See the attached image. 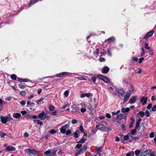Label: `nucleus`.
<instances>
[{
    "label": "nucleus",
    "instance_id": "a211bd4d",
    "mask_svg": "<svg viewBox=\"0 0 156 156\" xmlns=\"http://www.w3.org/2000/svg\"><path fill=\"white\" fill-rule=\"evenodd\" d=\"M11 79L13 80H16L17 76L15 74H12L11 76Z\"/></svg>",
    "mask_w": 156,
    "mask_h": 156
},
{
    "label": "nucleus",
    "instance_id": "6e6d98bb",
    "mask_svg": "<svg viewBox=\"0 0 156 156\" xmlns=\"http://www.w3.org/2000/svg\"><path fill=\"white\" fill-rule=\"evenodd\" d=\"M74 137L76 138H77L78 137V134L76 132H75L74 133Z\"/></svg>",
    "mask_w": 156,
    "mask_h": 156
},
{
    "label": "nucleus",
    "instance_id": "393cba45",
    "mask_svg": "<svg viewBox=\"0 0 156 156\" xmlns=\"http://www.w3.org/2000/svg\"><path fill=\"white\" fill-rule=\"evenodd\" d=\"M139 114V115H141V117L143 118L144 116V112L142 111H140Z\"/></svg>",
    "mask_w": 156,
    "mask_h": 156
},
{
    "label": "nucleus",
    "instance_id": "a18cd8bd",
    "mask_svg": "<svg viewBox=\"0 0 156 156\" xmlns=\"http://www.w3.org/2000/svg\"><path fill=\"white\" fill-rule=\"evenodd\" d=\"M20 112L23 115H26L27 113L26 111L25 110L21 111Z\"/></svg>",
    "mask_w": 156,
    "mask_h": 156
},
{
    "label": "nucleus",
    "instance_id": "2f4dec72",
    "mask_svg": "<svg viewBox=\"0 0 156 156\" xmlns=\"http://www.w3.org/2000/svg\"><path fill=\"white\" fill-rule=\"evenodd\" d=\"M152 106V104L151 103L149 104L147 107V108L148 109H150L151 108Z\"/></svg>",
    "mask_w": 156,
    "mask_h": 156
},
{
    "label": "nucleus",
    "instance_id": "3c124183",
    "mask_svg": "<svg viewBox=\"0 0 156 156\" xmlns=\"http://www.w3.org/2000/svg\"><path fill=\"white\" fill-rule=\"evenodd\" d=\"M140 153V151L139 150H136L135 151V154L136 155H138Z\"/></svg>",
    "mask_w": 156,
    "mask_h": 156
},
{
    "label": "nucleus",
    "instance_id": "c85d7f7f",
    "mask_svg": "<svg viewBox=\"0 0 156 156\" xmlns=\"http://www.w3.org/2000/svg\"><path fill=\"white\" fill-rule=\"evenodd\" d=\"M145 48L146 49H148L149 50L150 49V47L148 46V44L146 43L145 44Z\"/></svg>",
    "mask_w": 156,
    "mask_h": 156
},
{
    "label": "nucleus",
    "instance_id": "7c9ffc66",
    "mask_svg": "<svg viewBox=\"0 0 156 156\" xmlns=\"http://www.w3.org/2000/svg\"><path fill=\"white\" fill-rule=\"evenodd\" d=\"M56 132V131L54 129L51 130L49 132V133L51 134H54Z\"/></svg>",
    "mask_w": 156,
    "mask_h": 156
},
{
    "label": "nucleus",
    "instance_id": "f03ea898",
    "mask_svg": "<svg viewBox=\"0 0 156 156\" xmlns=\"http://www.w3.org/2000/svg\"><path fill=\"white\" fill-rule=\"evenodd\" d=\"M97 77L105 82L108 83L110 82L109 79L108 78L102 75L98 74L97 76Z\"/></svg>",
    "mask_w": 156,
    "mask_h": 156
},
{
    "label": "nucleus",
    "instance_id": "4be33fe9",
    "mask_svg": "<svg viewBox=\"0 0 156 156\" xmlns=\"http://www.w3.org/2000/svg\"><path fill=\"white\" fill-rule=\"evenodd\" d=\"M20 94L22 96L24 97L25 96L26 93L25 91H20Z\"/></svg>",
    "mask_w": 156,
    "mask_h": 156
},
{
    "label": "nucleus",
    "instance_id": "338daca9",
    "mask_svg": "<svg viewBox=\"0 0 156 156\" xmlns=\"http://www.w3.org/2000/svg\"><path fill=\"white\" fill-rule=\"evenodd\" d=\"M155 99V97L154 96H152L151 98V100L152 101H154Z\"/></svg>",
    "mask_w": 156,
    "mask_h": 156
},
{
    "label": "nucleus",
    "instance_id": "0e129e2a",
    "mask_svg": "<svg viewBox=\"0 0 156 156\" xmlns=\"http://www.w3.org/2000/svg\"><path fill=\"white\" fill-rule=\"evenodd\" d=\"M29 134L27 132H25L24 133V136L25 137H27L29 136Z\"/></svg>",
    "mask_w": 156,
    "mask_h": 156
},
{
    "label": "nucleus",
    "instance_id": "423d86ee",
    "mask_svg": "<svg viewBox=\"0 0 156 156\" xmlns=\"http://www.w3.org/2000/svg\"><path fill=\"white\" fill-rule=\"evenodd\" d=\"M27 150L28 151V152H27V154H28L29 155L30 154H33L34 156H35L36 154L34 153L33 152V151H34V152L36 153H39L40 152L37 151H36L34 149H33V150L31 149H28Z\"/></svg>",
    "mask_w": 156,
    "mask_h": 156
},
{
    "label": "nucleus",
    "instance_id": "603ef678",
    "mask_svg": "<svg viewBox=\"0 0 156 156\" xmlns=\"http://www.w3.org/2000/svg\"><path fill=\"white\" fill-rule=\"evenodd\" d=\"M129 138V136L128 135H126L124 136V139L126 140H127Z\"/></svg>",
    "mask_w": 156,
    "mask_h": 156
},
{
    "label": "nucleus",
    "instance_id": "f8f14e48",
    "mask_svg": "<svg viewBox=\"0 0 156 156\" xmlns=\"http://www.w3.org/2000/svg\"><path fill=\"white\" fill-rule=\"evenodd\" d=\"M21 115L20 113H14L13 114V117L14 118L18 119L21 117Z\"/></svg>",
    "mask_w": 156,
    "mask_h": 156
},
{
    "label": "nucleus",
    "instance_id": "6ab92c4d",
    "mask_svg": "<svg viewBox=\"0 0 156 156\" xmlns=\"http://www.w3.org/2000/svg\"><path fill=\"white\" fill-rule=\"evenodd\" d=\"M72 108H73V111L75 112H79L80 111V109L76 107L75 106H73Z\"/></svg>",
    "mask_w": 156,
    "mask_h": 156
},
{
    "label": "nucleus",
    "instance_id": "58836bf2",
    "mask_svg": "<svg viewBox=\"0 0 156 156\" xmlns=\"http://www.w3.org/2000/svg\"><path fill=\"white\" fill-rule=\"evenodd\" d=\"M82 147V144H77L76 146V147L77 148H80Z\"/></svg>",
    "mask_w": 156,
    "mask_h": 156
},
{
    "label": "nucleus",
    "instance_id": "ddd939ff",
    "mask_svg": "<svg viewBox=\"0 0 156 156\" xmlns=\"http://www.w3.org/2000/svg\"><path fill=\"white\" fill-rule=\"evenodd\" d=\"M130 96V94L127 93H126V96L125 97L124 100L123 101V103H125L129 98Z\"/></svg>",
    "mask_w": 156,
    "mask_h": 156
},
{
    "label": "nucleus",
    "instance_id": "0eeeda50",
    "mask_svg": "<svg viewBox=\"0 0 156 156\" xmlns=\"http://www.w3.org/2000/svg\"><path fill=\"white\" fill-rule=\"evenodd\" d=\"M69 127V126L68 124L62 126L60 129L61 132L62 133H65L66 132V129Z\"/></svg>",
    "mask_w": 156,
    "mask_h": 156
},
{
    "label": "nucleus",
    "instance_id": "bb28decb",
    "mask_svg": "<svg viewBox=\"0 0 156 156\" xmlns=\"http://www.w3.org/2000/svg\"><path fill=\"white\" fill-rule=\"evenodd\" d=\"M117 117L119 119H122L123 118V115L121 114H118Z\"/></svg>",
    "mask_w": 156,
    "mask_h": 156
},
{
    "label": "nucleus",
    "instance_id": "f3484780",
    "mask_svg": "<svg viewBox=\"0 0 156 156\" xmlns=\"http://www.w3.org/2000/svg\"><path fill=\"white\" fill-rule=\"evenodd\" d=\"M136 99V97H133L131 98L130 99L129 102L131 103H132L135 102Z\"/></svg>",
    "mask_w": 156,
    "mask_h": 156
},
{
    "label": "nucleus",
    "instance_id": "bf43d9fd",
    "mask_svg": "<svg viewBox=\"0 0 156 156\" xmlns=\"http://www.w3.org/2000/svg\"><path fill=\"white\" fill-rule=\"evenodd\" d=\"M131 90L132 91H134L135 90V89L134 88V87L133 85H131Z\"/></svg>",
    "mask_w": 156,
    "mask_h": 156
},
{
    "label": "nucleus",
    "instance_id": "dca6fc26",
    "mask_svg": "<svg viewBox=\"0 0 156 156\" xmlns=\"http://www.w3.org/2000/svg\"><path fill=\"white\" fill-rule=\"evenodd\" d=\"M38 0H30V2L29 6L30 7L31 5L34 4Z\"/></svg>",
    "mask_w": 156,
    "mask_h": 156
},
{
    "label": "nucleus",
    "instance_id": "79ce46f5",
    "mask_svg": "<svg viewBox=\"0 0 156 156\" xmlns=\"http://www.w3.org/2000/svg\"><path fill=\"white\" fill-rule=\"evenodd\" d=\"M66 133L67 135H69L71 133V131L70 130H68Z\"/></svg>",
    "mask_w": 156,
    "mask_h": 156
},
{
    "label": "nucleus",
    "instance_id": "5fc2aeb1",
    "mask_svg": "<svg viewBox=\"0 0 156 156\" xmlns=\"http://www.w3.org/2000/svg\"><path fill=\"white\" fill-rule=\"evenodd\" d=\"M133 60L135 62H137L138 61V58H137L133 57Z\"/></svg>",
    "mask_w": 156,
    "mask_h": 156
},
{
    "label": "nucleus",
    "instance_id": "e433bc0d",
    "mask_svg": "<svg viewBox=\"0 0 156 156\" xmlns=\"http://www.w3.org/2000/svg\"><path fill=\"white\" fill-rule=\"evenodd\" d=\"M69 92L68 90L64 92V95L66 97H67L69 94Z\"/></svg>",
    "mask_w": 156,
    "mask_h": 156
},
{
    "label": "nucleus",
    "instance_id": "b1692460",
    "mask_svg": "<svg viewBox=\"0 0 156 156\" xmlns=\"http://www.w3.org/2000/svg\"><path fill=\"white\" fill-rule=\"evenodd\" d=\"M108 41L109 43H111L113 41L115 40V38L114 37H112L110 38H109L108 39Z\"/></svg>",
    "mask_w": 156,
    "mask_h": 156
},
{
    "label": "nucleus",
    "instance_id": "cd10ccee",
    "mask_svg": "<svg viewBox=\"0 0 156 156\" xmlns=\"http://www.w3.org/2000/svg\"><path fill=\"white\" fill-rule=\"evenodd\" d=\"M145 114L146 115V116L147 117H149L150 116V113L149 111L148 110H146L145 112Z\"/></svg>",
    "mask_w": 156,
    "mask_h": 156
},
{
    "label": "nucleus",
    "instance_id": "1a4fd4ad",
    "mask_svg": "<svg viewBox=\"0 0 156 156\" xmlns=\"http://www.w3.org/2000/svg\"><path fill=\"white\" fill-rule=\"evenodd\" d=\"M154 33V31L153 30H151L148 32L145 35L144 38L146 39L147 38L151 37L153 35Z\"/></svg>",
    "mask_w": 156,
    "mask_h": 156
},
{
    "label": "nucleus",
    "instance_id": "a878e982",
    "mask_svg": "<svg viewBox=\"0 0 156 156\" xmlns=\"http://www.w3.org/2000/svg\"><path fill=\"white\" fill-rule=\"evenodd\" d=\"M54 107L53 105L50 106L49 107V109L51 111H53L54 110Z\"/></svg>",
    "mask_w": 156,
    "mask_h": 156
},
{
    "label": "nucleus",
    "instance_id": "4c0bfd02",
    "mask_svg": "<svg viewBox=\"0 0 156 156\" xmlns=\"http://www.w3.org/2000/svg\"><path fill=\"white\" fill-rule=\"evenodd\" d=\"M77 121L76 119H73L72 120V123L73 124H76V123H77Z\"/></svg>",
    "mask_w": 156,
    "mask_h": 156
},
{
    "label": "nucleus",
    "instance_id": "412c9836",
    "mask_svg": "<svg viewBox=\"0 0 156 156\" xmlns=\"http://www.w3.org/2000/svg\"><path fill=\"white\" fill-rule=\"evenodd\" d=\"M101 151V147H99L98 148V150L97 151V154H99V156H101L100 153Z\"/></svg>",
    "mask_w": 156,
    "mask_h": 156
},
{
    "label": "nucleus",
    "instance_id": "aec40b11",
    "mask_svg": "<svg viewBox=\"0 0 156 156\" xmlns=\"http://www.w3.org/2000/svg\"><path fill=\"white\" fill-rule=\"evenodd\" d=\"M86 140V138L85 139H84L83 138L82 139L78 142L77 143L83 144L85 142Z\"/></svg>",
    "mask_w": 156,
    "mask_h": 156
},
{
    "label": "nucleus",
    "instance_id": "8fccbe9b",
    "mask_svg": "<svg viewBox=\"0 0 156 156\" xmlns=\"http://www.w3.org/2000/svg\"><path fill=\"white\" fill-rule=\"evenodd\" d=\"M20 103L22 105H24L26 104V102L24 100H22L21 101Z\"/></svg>",
    "mask_w": 156,
    "mask_h": 156
},
{
    "label": "nucleus",
    "instance_id": "20e7f679",
    "mask_svg": "<svg viewBox=\"0 0 156 156\" xmlns=\"http://www.w3.org/2000/svg\"><path fill=\"white\" fill-rule=\"evenodd\" d=\"M147 97L143 96L141 98L140 100V102L141 103L142 105H144L147 103Z\"/></svg>",
    "mask_w": 156,
    "mask_h": 156
},
{
    "label": "nucleus",
    "instance_id": "39448f33",
    "mask_svg": "<svg viewBox=\"0 0 156 156\" xmlns=\"http://www.w3.org/2000/svg\"><path fill=\"white\" fill-rule=\"evenodd\" d=\"M46 116V114L44 112H42L39 114L38 115V118L41 120H44L46 119V117H44Z\"/></svg>",
    "mask_w": 156,
    "mask_h": 156
},
{
    "label": "nucleus",
    "instance_id": "de8ad7c7",
    "mask_svg": "<svg viewBox=\"0 0 156 156\" xmlns=\"http://www.w3.org/2000/svg\"><path fill=\"white\" fill-rule=\"evenodd\" d=\"M136 129H134L132 130L131 133L132 135H133L136 133Z\"/></svg>",
    "mask_w": 156,
    "mask_h": 156
},
{
    "label": "nucleus",
    "instance_id": "f257e3e1",
    "mask_svg": "<svg viewBox=\"0 0 156 156\" xmlns=\"http://www.w3.org/2000/svg\"><path fill=\"white\" fill-rule=\"evenodd\" d=\"M107 125V122L106 121H102L97 125L96 127L98 129H100L104 128Z\"/></svg>",
    "mask_w": 156,
    "mask_h": 156
},
{
    "label": "nucleus",
    "instance_id": "680f3d73",
    "mask_svg": "<svg viewBox=\"0 0 156 156\" xmlns=\"http://www.w3.org/2000/svg\"><path fill=\"white\" fill-rule=\"evenodd\" d=\"M37 117H38L37 115H32V116H31V118L34 119H37Z\"/></svg>",
    "mask_w": 156,
    "mask_h": 156
},
{
    "label": "nucleus",
    "instance_id": "ea45409f",
    "mask_svg": "<svg viewBox=\"0 0 156 156\" xmlns=\"http://www.w3.org/2000/svg\"><path fill=\"white\" fill-rule=\"evenodd\" d=\"M99 60L101 62H104L105 61V59L103 58L100 57L99 58Z\"/></svg>",
    "mask_w": 156,
    "mask_h": 156
},
{
    "label": "nucleus",
    "instance_id": "37998d69",
    "mask_svg": "<svg viewBox=\"0 0 156 156\" xmlns=\"http://www.w3.org/2000/svg\"><path fill=\"white\" fill-rule=\"evenodd\" d=\"M22 82H28L29 80V79H22Z\"/></svg>",
    "mask_w": 156,
    "mask_h": 156
},
{
    "label": "nucleus",
    "instance_id": "e2e57ef3",
    "mask_svg": "<svg viewBox=\"0 0 156 156\" xmlns=\"http://www.w3.org/2000/svg\"><path fill=\"white\" fill-rule=\"evenodd\" d=\"M106 117L108 118H110L111 117V115L110 114L107 113L106 115Z\"/></svg>",
    "mask_w": 156,
    "mask_h": 156
},
{
    "label": "nucleus",
    "instance_id": "4468645a",
    "mask_svg": "<svg viewBox=\"0 0 156 156\" xmlns=\"http://www.w3.org/2000/svg\"><path fill=\"white\" fill-rule=\"evenodd\" d=\"M129 110L130 108H123L122 109V111L123 113L127 112H129Z\"/></svg>",
    "mask_w": 156,
    "mask_h": 156
},
{
    "label": "nucleus",
    "instance_id": "2eb2a0df",
    "mask_svg": "<svg viewBox=\"0 0 156 156\" xmlns=\"http://www.w3.org/2000/svg\"><path fill=\"white\" fill-rule=\"evenodd\" d=\"M119 94H120L122 96L124 95L125 92L122 90H119L118 91Z\"/></svg>",
    "mask_w": 156,
    "mask_h": 156
},
{
    "label": "nucleus",
    "instance_id": "864d4df0",
    "mask_svg": "<svg viewBox=\"0 0 156 156\" xmlns=\"http://www.w3.org/2000/svg\"><path fill=\"white\" fill-rule=\"evenodd\" d=\"M69 106V105L68 104H65L62 107V109H65L66 107Z\"/></svg>",
    "mask_w": 156,
    "mask_h": 156
},
{
    "label": "nucleus",
    "instance_id": "13d9d810",
    "mask_svg": "<svg viewBox=\"0 0 156 156\" xmlns=\"http://www.w3.org/2000/svg\"><path fill=\"white\" fill-rule=\"evenodd\" d=\"M83 151H85L87 149V147L86 146H84L82 148Z\"/></svg>",
    "mask_w": 156,
    "mask_h": 156
},
{
    "label": "nucleus",
    "instance_id": "c756f323",
    "mask_svg": "<svg viewBox=\"0 0 156 156\" xmlns=\"http://www.w3.org/2000/svg\"><path fill=\"white\" fill-rule=\"evenodd\" d=\"M37 123L38 124L40 125V126H41L43 125V123L40 120H37Z\"/></svg>",
    "mask_w": 156,
    "mask_h": 156
},
{
    "label": "nucleus",
    "instance_id": "09e8293b",
    "mask_svg": "<svg viewBox=\"0 0 156 156\" xmlns=\"http://www.w3.org/2000/svg\"><path fill=\"white\" fill-rule=\"evenodd\" d=\"M144 60V58L143 57H141L140 58L139 62L140 63H141Z\"/></svg>",
    "mask_w": 156,
    "mask_h": 156
},
{
    "label": "nucleus",
    "instance_id": "473e14b6",
    "mask_svg": "<svg viewBox=\"0 0 156 156\" xmlns=\"http://www.w3.org/2000/svg\"><path fill=\"white\" fill-rule=\"evenodd\" d=\"M140 124V122H136V126H135V128L136 129L138 128Z\"/></svg>",
    "mask_w": 156,
    "mask_h": 156
},
{
    "label": "nucleus",
    "instance_id": "f704fd0d",
    "mask_svg": "<svg viewBox=\"0 0 156 156\" xmlns=\"http://www.w3.org/2000/svg\"><path fill=\"white\" fill-rule=\"evenodd\" d=\"M0 135L1 137H3L5 135H6V134L2 132H1Z\"/></svg>",
    "mask_w": 156,
    "mask_h": 156
},
{
    "label": "nucleus",
    "instance_id": "9b49d317",
    "mask_svg": "<svg viewBox=\"0 0 156 156\" xmlns=\"http://www.w3.org/2000/svg\"><path fill=\"white\" fill-rule=\"evenodd\" d=\"M92 96V94L91 93H88L86 94H82L81 96L80 97L81 98H84L85 96L87 97H90Z\"/></svg>",
    "mask_w": 156,
    "mask_h": 156
},
{
    "label": "nucleus",
    "instance_id": "69168bd1",
    "mask_svg": "<svg viewBox=\"0 0 156 156\" xmlns=\"http://www.w3.org/2000/svg\"><path fill=\"white\" fill-rule=\"evenodd\" d=\"M80 110L81 112H85L86 110V109L85 108H82Z\"/></svg>",
    "mask_w": 156,
    "mask_h": 156
},
{
    "label": "nucleus",
    "instance_id": "4d7b16f0",
    "mask_svg": "<svg viewBox=\"0 0 156 156\" xmlns=\"http://www.w3.org/2000/svg\"><path fill=\"white\" fill-rule=\"evenodd\" d=\"M41 101H40L39 99L37 100L36 101V102L37 103V105H39L41 103Z\"/></svg>",
    "mask_w": 156,
    "mask_h": 156
},
{
    "label": "nucleus",
    "instance_id": "72a5a7b5",
    "mask_svg": "<svg viewBox=\"0 0 156 156\" xmlns=\"http://www.w3.org/2000/svg\"><path fill=\"white\" fill-rule=\"evenodd\" d=\"M152 111L155 112L156 111V105H154L151 108Z\"/></svg>",
    "mask_w": 156,
    "mask_h": 156
},
{
    "label": "nucleus",
    "instance_id": "c03bdc74",
    "mask_svg": "<svg viewBox=\"0 0 156 156\" xmlns=\"http://www.w3.org/2000/svg\"><path fill=\"white\" fill-rule=\"evenodd\" d=\"M150 137L151 138H153L154 136V133L153 132H151L149 135Z\"/></svg>",
    "mask_w": 156,
    "mask_h": 156
},
{
    "label": "nucleus",
    "instance_id": "9d476101",
    "mask_svg": "<svg viewBox=\"0 0 156 156\" xmlns=\"http://www.w3.org/2000/svg\"><path fill=\"white\" fill-rule=\"evenodd\" d=\"M109 70V68L107 66L104 67L102 69V73L104 74L107 73Z\"/></svg>",
    "mask_w": 156,
    "mask_h": 156
},
{
    "label": "nucleus",
    "instance_id": "6e6552de",
    "mask_svg": "<svg viewBox=\"0 0 156 156\" xmlns=\"http://www.w3.org/2000/svg\"><path fill=\"white\" fill-rule=\"evenodd\" d=\"M16 149L14 147L12 146H8L5 149V151H15Z\"/></svg>",
    "mask_w": 156,
    "mask_h": 156
},
{
    "label": "nucleus",
    "instance_id": "a19ab883",
    "mask_svg": "<svg viewBox=\"0 0 156 156\" xmlns=\"http://www.w3.org/2000/svg\"><path fill=\"white\" fill-rule=\"evenodd\" d=\"M18 86L21 89H24L25 88V86L24 85H22L20 84H18Z\"/></svg>",
    "mask_w": 156,
    "mask_h": 156
},
{
    "label": "nucleus",
    "instance_id": "052dcab7",
    "mask_svg": "<svg viewBox=\"0 0 156 156\" xmlns=\"http://www.w3.org/2000/svg\"><path fill=\"white\" fill-rule=\"evenodd\" d=\"M33 96H34L33 94L30 95L29 97H28L27 98V99L29 100L33 98Z\"/></svg>",
    "mask_w": 156,
    "mask_h": 156
},
{
    "label": "nucleus",
    "instance_id": "7ed1b4c3",
    "mask_svg": "<svg viewBox=\"0 0 156 156\" xmlns=\"http://www.w3.org/2000/svg\"><path fill=\"white\" fill-rule=\"evenodd\" d=\"M0 118L1 119V122L3 124H5L7 122L9 121V117L7 116L2 115L0 116Z\"/></svg>",
    "mask_w": 156,
    "mask_h": 156
},
{
    "label": "nucleus",
    "instance_id": "49530a36",
    "mask_svg": "<svg viewBox=\"0 0 156 156\" xmlns=\"http://www.w3.org/2000/svg\"><path fill=\"white\" fill-rule=\"evenodd\" d=\"M80 130L81 132H84L83 128L82 125H81L80 127Z\"/></svg>",
    "mask_w": 156,
    "mask_h": 156
},
{
    "label": "nucleus",
    "instance_id": "774afa93",
    "mask_svg": "<svg viewBox=\"0 0 156 156\" xmlns=\"http://www.w3.org/2000/svg\"><path fill=\"white\" fill-rule=\"evenodd\" d=\"M41 92V89H39L37 90V92L38 94H40Z\"/></svg>",
    "mask_w": 156,
    "mask_h": 156
},
{
    "label": "nucleus",
    "instance_id": "c9c22d12",
    "mask_svg": "<svg viewBox=\"0 0 156 156\" xmlns=\"http://www.w3.org/2000/svg\"><path fill=\"white\" fill-rule=\"evenodd\" d=\"M50 150H48L47 151H45V152H44V153L46 155H48L50 153Z\"/></svg>",
    "mask_w": 156,
    "mask_h": 156
},
{
    "label": "nucleus",
    "instance_id": "5701e85b",
    "mask_svg": "<svg viewBox=\"0 0 156 156\" xmlns=\"http://www.w3.org/2000/svg\"><path fill=\"white\" fill-rule=\"evenodd\" d=\"M68 73L66 72H63L59 74V77H62L65 75H68Z\"/></svg>",
    "mask_w": 156,
    "mask_h": 156
}]
</instances>
